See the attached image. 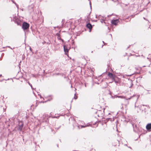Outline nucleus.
I'll list each match as a JSON object with an SVG mask.
<instances>
[{"label": "nucleus", "instance_id": "nucleus-10", "mask_svg": "<svg viewBox=\"0 0 151 151\" xmlns=\"http://www.w3.org/2000/svg\"><path fill=\"white\" fill-rule=\"evenodd\" d=\"M87 126H83V125H81V128H84V127H87Z\"/></svg>", "mask_w": 151, "mask_h": 151}, {"label": "nucleus", "instance_id": "nucleus-13", "mask_svg": "<svg viewBox=\"0 0 151 151\" xmlns=\"http://www.w3.org/2000/svg\"><path fill=\"white\" fill-rule=\"evenodd\" d=\"M78 128H79V129H80V126H78Z\"/></svg>", "mask_w": 151, "mask_h": 151}, {"label": "nucleus", "instance_id": "nucleus-1", "mask_svg": "<svg viewBox=\"0 0 151 151\" xmlns=\"http://www.w3.org/2000/svg\"><path fill=\"white\" fill-rule=\"evenodd\" d=\"M108 75L110 78L113 80L116 83H119L120 82L121 80L120 79H118V80L117 81H116V78H117V77L115 75L110 73H109Z\"/></svg>", "mask_w": 151, "mask_h": 151}, {"label": "nucleus", "instance_id": "nucleus-6", "mask_svg": "<svg viewBox=\"0 0 151 151\" xmlns=\"http://www.w3.org/2000/svg\"><path fill=\"white\" fill-rule=\"evenodd\" d=\"M86 27L87 28L89 29L90 31H91L92 28V26L89 23H87V24L86 25Z\"/></svg>", "mask_w": 151, "mask_h": 151}, {"label": "nucleus", "instance_id": "nucleus-4", "mask_svg": "<svg viewBox=\"0 0 151 151\" xmlns=\"http://www.w3.org/2000/svg\"><path fill=\"white\" fill-rule=\"evenodd\" d=\"M64 50L65 55H67L68 56V53L69 51V50L67 48V47L66 46H64Z\"/></svg>", "mask_w": 151, "mask_h": 151}, {"label": "nucleus", "instance_id": "nucleus-9", "mask_svg": "<svg viewBox=\"0 0 151 151\" xmlns=\"http://www.w3.org/2000/svg\"><path fill=\"white\" fill-rule=\"evenodd\" d=\"M87 20L86 21V23H89V22L90 21V18L89 16L87 17Z\"/></svg>", "mask_w": 151, "mask_h": 151}, {"label": "nucleus", "instance_id": "nucleus-11", "mask_svg": "<svg viewBox=\"0 0 151 151\" xmlns=\"http://www.w3.org/2000/svg\"><path fill=\"white\" fill-rule=\"evenodd\" d=\"M118 79H119L118 77L117 78H116V81H117L118 80Z\"/></svg>", "mask_w": 151, "mask_h": 151}, {"label": "nucleus", "instance_id": "nucleus-8", "mask_svg": "<svg viewBox=\"0 0 151 151\" xmlns=\"http://www.w3.org/2000/svg\"><path fill=\"white\" fill-rule=\"evenodd\" d=\"M23 126V124H22L21 125L20 124L18 127V130H19L20 131H21L22 130V128Z\"/></svg>", "mask_w": 151, "mask_h": 151}, {"label": "nucleus", "instance_id": "nucleus-3", "mask_svg": "<svg viewBox=\"0 0 151 151\" xmlns=\"http://www.w3.org/2000/svg\"><path fill=\"white\" fill-rule=\"evenodd\" d=\"M145 65L143 66V67H150L151 64V62L149 60L147 59V60H145Z\"/></svg>", "mask_w": 151, "mask_h": 151}, {"label": "nucleus", "instance_id": "nucleus-5", "mask_svg": "<svg viewBox=\"0 0 151 151\" xmlns=\"http://www.w3.org/2000/svg\"><path fill=\"white\" fill-rule=\"evenodd\" d=\"M119 19H116L114 20H112L111 21V23L112 24L114 25H116L117 23L119 22Z\"/></svg>", "mask_w": 151, "mask_h": 151}, {"label": "nucleus", "instance_id": "nucleus-12", "mask_svg": "<svg viewBox=\"0 0 151 151\" xmlns=\"http://www.w3.org/2000/svg\"><path fill=\"white\" fill-rule=\"evenodd\" d=\"M77 96H76L75 97H74V98L75 99H77Z\"/></svg>", "mask_w": 151, "mask_h": 151}, {"label": "nucleus", "instance_id": "nucleus-2", "mask_svg": "<svg viewBox=\"0 0 151 151\" xmlns=\"http://www.w3.org/2000/svg\"><path fill=\"white\" fill-rule=\"evenodd\" d=\"M29 27V24L27 22H24L23 23L22 28L24 30L27 29Z\"/></svg>", "mask_w": 151, "mask_h": 151}, {"label": "nucleus", "instance_id": "nucleus-7", "mask_svg": "<svg viewBox=\"0 0 151 151\" xmlns=\"http://www.w3.org/2000/svg\"><path fill=\"white\" fill-rule=\"evenodd\" d=\"M146 129L148 130L151 129V123L148 124L146 126Z\"/></svg>", "mask_w": 151, "mask_h": 151}]
</instances>
